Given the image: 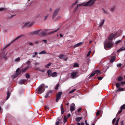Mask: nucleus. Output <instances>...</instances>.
I'll list each match as a JSON object with an SVG mask.
<instances>
[{
    "label": "nucleus",
    "mask_w": 125,
    "mask_h": 125,
    "mask_svg": "<svg viewBox=\"0 0 125 125\" xmlns=\"http://www.w3.org/2000/svg\"><path fill=\"white\" fill-rule=\"evenodd\" d=\"M113 44L112 41L106 39L104 42V49L107 50V48H111L113 47Z\"/></svg>",
    "instance_id": "nucleus-1"
},
{
    "label": "nucleus",
    "mask_w": 125,
    "mask_h": 125,
    "mask_svg": "<svg viewBox=\"0 0 125 125\" xmlns=\"http://www.w3.org/2000/svg\"><path fill=\"white\" fill-rule=\"evenodd\" d=\"M45 89V84H42L36 89V92L38 94H40L44 91Z\"/></svg>",
    "instance_id": "nucleus-2"
},
{
    "label": "nucleus",
    "mask_w": 125,
    "mask_h": 125,
    "mask_svg": "<svg viewBox=\"0 0 125 125\" xmlns=\"http://www.w3.org/2000/svg\"><path fill=\"white\" fill-rule=\"evenodd\" d=\"M59 30V29H58L57 30H56L55 31H53L51 32H50V33H46L47 32V31L48 30H44V31H43L42 32V35H43V36H46L47 35H49V34H50L54 33L56 32Z\"/></svg>",
    "instance_id": "nucleus-3"
},
{
    "label": "nucleus",
    "mask_w": 125,
    "mask_h": 125,
    "mask_svg": "<svg viewBox=\"0 0 125 125\" xmlns=\"http://www.w3.org/2000/svg\"><path fill=\"white\" fill-rule=\"evenodd\" d=\"M78 72H74L69 73V75H71L72 78H74L77 77L79 76V75L78 74Z\"/></svg>",
    "instance_id": "nucleus-4"
},
{
    "label": "nucleus",
    "mask_w": 125,
    "mask_h": 125,
    "mask_svg": "<svg viewBox=\"0 0 125 125\" xmlns=\"http://www.w3.org/2000/svg\"><path fill=\"white\" fill-rule=\"evenodd\" d=\"M116 34L112 33L106 39L112 41V40L114 38L117 37L116 36Z\"/></svg>",
    "instance_id": "nucleus-5"
},
{
    "label": "nucleus",
    "mask_w": 125,
    "mask_h": 125,
    "mask_svg": "<svg viewBox=\"0 0 125 125\" xmlns=\"http://www.w3.org/2000/svg\"><path fill=\"white\" fill-rule=\"evenodd\" d=\"M60 9V8H56L54 12L53 13V16H52V18L53 19H54L55 16L57 15L58 13L59 12V10Z\"/></svg>",
    "instance_id": "nucleus-6"
},
{
    "label": "nucleus",
    "mask_w": 125,
    "mask_h": 125,
    "mask_svg": "<svg viewBox=\"0 0 125 125\" xmlns=\"http://www.w3.org/2000/svg\"><path fill=\"white\" fill-rule=\"evenodd\" d=\"M34 23L33 21L32 22H26L24 24V26H27L28 27H30L32 26Z\"/></svg>",
    "instance_id": "nucleus-7"
},
{
    "label": "nucleus",
    "mask_w": 125,
    "mask_h": 125,
    "mask_svg": "<svg viewBox=\"0 0 125 125\" xmlns=\"http://www.w3.org/2000/svg\"><path fill=\"white\" fill-rule=\"evenodd\" d=\"M62 94V92H59L57 94L56 100V102H57L61 98Z\"/></svg>",
    "instance_id": "nucleus-8"
},
{
    "label": "nucleus",
    "mask_w": 125,
    "mask_h": 125,
    "mask_svg": "<svg viewBox=\"0 0 125 125\" xmlns=\"http://www.w3.org/2000/svg\"><path fill=\"white\" fill-rule=\"evenodd\" d=\"M90 1L89 2H87L86 3H82L81 4H78L77 5V7H79L80 6H88V5L89 4V3L90 2Z\"/></svg>",
    "instance_id": "nucleus-9"
},
{
    "label": "nucleus",
    "mask_w": 125,
    "mask_h": 125,
    "mask_svg": "<svg viewBox=\"0 0 125 125\" xmlns=\"http://www.w3.org/2000/svg\"><path fill=\"white\" fill-rule=\"evenodd\" d=\"M19 68H18L16 70V73L12 75V77L13 78H14L17 76L19 75L20 74V73L18 72L19 71Z\"/></svg>",
    "instance_id": "nucleus-10"
},
{
    "label": "nucleus",
    "mask_w": 125,
    "mask_h": 125,
    "mask_svg": "<svg viewBox=\"0 0 125 125\" xmlns=\"http://www.w3.org/2000/svg\"><path fill=\"white\" fill-rule=\"evenodd\" d=\"M96 0H90L88 2L90 1V2L89 3L88 5L90 6H91L92 5L95 3V1Z\"/></svg>",
    "instance_id": "nucleus-11"
},
{
    "label": "nucleus",
    "mask_w": 125,
    "mask_h": 125,
    "mask_svg": "<svg viewBox=\"0 0 125 125\" xmlns=\"http://www.w3.org/2000/svg\"><path fill=\"white\" fill-rule=\"evenodd\" d=\"M96 0H90L88 2L90 1V2L89 3L88 5L90 6H91L92 5L95 3V1Z\"/></svg>",
    "instance_id": "nucleus-12"
},
{
    "label": "nucleus",
    "mask_w": 125,
    "mask_h": 125,
    "mask_svg": "<svg viewBox=\"0 0 125 125\" xmlns=\"http://www.w3.org/2000/svg\"><path fill=\"white\" fill-rule=\"evenodd\" d=\"M75 107V105L73 103L71 104L70 106V111L71 112L74 110Z\"/></svg>",
    "instance_id": "nucleus-13"
},
{
    "label": "nucleus",
    "mask_w": 125,
    "mask_h": 125,
    "mask_svg": "<svg viewBox=\"0 0 125 125\" xmlns=\"http://www.w3.org/2000/svg\"><path fill=\"white\" fill-rule=\"evenodd\" d=\"M40 30H39L37 31H34L32 32L31 34H34L36 35H38L39 34V32Z\"/></svg>",
    "instance_id": "nucleus-14"
},
{
    "label": "nucleus",
    "mask_w": 125,
    "mask_h": 125,
    "mask_svg": "<svg viewBox=\"0 0 125 125\" xmlns=\"http://www.w3.org/2000/svg\"><path fill=\"white\" fill-rule=\"evenodd\" d=\"M59 57L60 59H63L65 60H66L67 59L66 56L63 54L59 56Z\"/></svg>",
    "instance_id": "nucleus-15"
},
{
    "label": "nucleus",
    "mask_w": 125,
    "mask_h": 125,
    "mask_svg": "<svg viewBox=\"0 0 125 125\" xmlns=\"http://www.w3.org/2000/svg\"><path fill=\"white\" fill-rule=\"evenodd\" d=\"M83 42H79V43L76 44L74 46H73V47L74 48H75L76 47H78V46L82 45L83 44Z\"/></svg>",
    "instance_id": "nucleus-16"
},
{
    "label": "nucleus",
    "mask_w": 125,
    "mask_h": 125,
    "mask_svg": "<svg viewBox=\"0 0 125 125\" xmlns=\"http://www.w3.org/2000/svg\"><path fill=\"white\" fill-rule=\"evenodd\" d=\"M24 35L23 34H22L20 35H19L17 37H16V38H15L11 42H13L17 40L19 38L23 36Z\"/></svg>",
    "instance_id": "nucleus-17"
},
{
    "label": "nucleus",
    "mask_w": 125,
    "mask_h": 125,
    "mask_svg": "<svg viewBox=\"0 0 125 125\" xmlns=\"http://www.w3.org/2000/svg\"><path fill=\"white\" fill-rule=\"evenodd\" d=\"M47 73L48 74V76L49 77H50L52 74V71L50 70H49L47 71Z\"/></svg>",
    "instance_id": "nucleus-18"
},
{
    "label": "nucleus",
    "mask_w": 125,
    "mask_h": 125,
    "mask_svg": "<svg viewBox=\"0 0 125 125\" xmlns=\"http://www.w3.org/2000/svg\"><path fill=\"white\" fill-rule=\"evenodd\" d=\"M21 58L20 57H18L14 60V62H17L20 61Z\"/></svg>",
    "instance_id": "nucleus-19"
},
{
    "label": "nucleus",
    "mask_w": 125,
    "mask_h": 125,
    "mask_svg": "<svg viewBox=\"0 0 125 125\" xmlns=\"http://www.w3.org/2000/svg\"><path fill=\"white\" fill-rule=\"evenodd\" d=\"M26 82V81L25 80H22L19 82V83L20 84H22Z\"/></svg>",
    "instance_id": "nucleus-20"
},
{
    "label": "nucleus",
    "mask_w": 125,
    "mask_h": 125,
    "mask_svg": "<svg viewBox=\"0 0 125 125\" xmlns=\"http://www.w3.org/2000/svg\"><path fill=\"white\" fill-rule=\"evenodd\" d=\"M125 50V47H123L120 49L117 50V51L118 52L122 51Z\"/></svg>",
    "instance_id": "nucleus-21"
},
{
    "label": "nucleus",
    "mask_w": 125,
    "mask_h": 125,
    "mask_svg": "<svg viewBox=\"0 0 125 125\" xmlns=\"http://www.w3.org/2000/svg\"><path fill=\"white\" fill-rule=\"evenodd\" d=\"M57 76V73L56 72H54L52 73V75L51 76H52L53 77H55Z\"/></svg>",
    "instance_id": "nucleus-22"
},
{
    "label": "nucleus",
    "mask_w": 125,
    "mask_h": 125,
    "mask_svg": "<svg viewBox=\"0 0 125 125\" xmlns=\"http://www.w3.org/2000/svg\"><path fill=\"white\" fill-rule=\"evenodd\" d=\"M104 21V20H103L101 21L99 24V26L100 27H101L103 25Z\"/></svg>",
    "instance_id": "nucleus-23"
},
{
    "label": "nucleus",
    "mask_w": 125,
    "mask_h": 125,
    "mask_svg": "<svg viewBox=\"0 0 125 125\" xmlns=\"http://www.w3.org/2000/svg\"><path fill=\"white\" fill-rule=\"evenodd\" d=\"M78 2L77 1H75L74 3H73L72 5L71 6V7L72 8H73L74 7V6Z\"/></svg>",
    "instance_id": "nucleus-24"
},
{
    "label": "nucleus",
    "mask_w": 125,
    "mask_h": 125,
    "mask_svg": "<svg viewBox=\"0 0 125 125\" xmlns=\"http://www.w3.org/2000/svg\"><path fill=\"white\" fill-rule=\"evenodd\" d=\"M62 106L63 105L62 104L61 105V113L62 114H63L64 111Z\"/></svg>",
    "instance_id": "nucleus-25"
},
{
    "label": "nucleus",
    "mask_w": 125,
    "mask_h": 125,
    "mask_svg": "<svg viewBox=\"0 0 125 125\" xmlns=\"http://www.w3.org/2000/svg\"><path fill=\"white\" fill-rule=\"evenodd\" d=\"M115 57L114 56L112 57L110 60V62H113L114 61L115 59Z\"/></svg>",
    "instance_id": "nucleus-26"
},
{
    "label": "nucleus",
    "mask_w": 125,
    "mask_h": 125,
    "mask_svg": "<svg viewBox=\"0 0 125 125\" xmlns=\"http://www.w3.org/2000/svg\"><path fill=\"white\" fill-rule=\"evenodd\" d=\"M6 53L5 54H2L1 55V54H0V57L1 58H5V56L6 55Z\"/></svg>",
    "instance_id": "nucleus-27"
},
{
    "label": "nucleus",
    "mask_w": 125,
    "mask_h": 125,
    "mask_svg": "<svg viewBox=\"0 0 125 125\" xmlns=\"http://www.w3.org/2000/svg\"><path fill=\"white\" fill-rule=\"evenodd\" d=\"M7 97L6 99V100L8 99V98L10 96V93L9 91H8L7 93Z\"/></svg>",
    "instance_id": "nucleus-28"
},
{
    "label": "nucleus",
    "mask_w": 125,
    "mask_h": 125,
    "mask_svg": "<svg viewBox=\"0 0 125 125\" xmlns=\"http://www.w3.org/2000/svg\"><path fill=\"white\" fill-rule=\"evenodd\" d=\"M82 119L81 117H78L76 118V120L77 122H79Z\"/></svg>",
    "instance_id": "nucleus-29"
},
{
    "label": "nucleus",
    "mask_w": 125,
    "mask_h": 125,
    "mask_svg": "<svg viewBox=\"0 0 125 125\" xmlns=\"http://www.w3.org/2000/svg\"><path fill=\"white\" fill-rule=\"evenodd\" d=\"M79 67V64L77 63H75L74 64L73 66V67Z\"/></svg>",
    "instance_id": "nucleus-30"
},
{
    "label": "nucleus",
    "mask_w": 125,
    "mask_h": 125,
    "mask_svg": "<svg viewBox=\"0 0 125 125\" xmlns=\"http://www.w3.org/2000/svg\"><path fill=\"white\" fill-rule=\"evenodd\" d=\"M120 85V84L119 83H116V86L117 88H119Z\"/></svg>",
    "instance_id": "nucleus-31"
},
{
    "label": "nucleus",
    "mask_w": 125,
    "mask_h": 125,
    "mask_svg": "<svg viewBox=\"0 0 125 125\" xmlns=\"http://www.w3.org/2000/svg\"><path fill=\"white\" fill-rule=\"evenodd\" d=\"M67 120V118L65 116H64V118L63 119V122L64 123H65L66 122V121Z\"/></svg>",
    "instance_id": "nucleus-32"
},
{
    "label": "nucleus",
    "mask_w": 125,
    "mask_h": 125,
    "mask_svg": "<svg viewBox=\"0 0 125 125\" xmlns=\"http://www.w3.org/2000/svg\"><path fill=\"white\" fill-rule=\"evenodd\" d=\"M46 53V52H45L44 51H43L42 52H40L39 53V54H44Z\"/></svg>",
    "instance_id": "nucleus-33"
},
{
    "label": "nucleus",
    "mask_w": 125,
    "mask_h": 125,
    "mask_svg": "<svg viewBox=\"0 0 125 125\" xmlns=\"http://www.w3.org/2000/svg\"><path fill=\"white\" fill-rule=\"evenodd\" d=\"M28 67H27L23 68L22 70V72H25L28 69Z\"/></svg>",
    "instance_id": "nucleus-34"
},
{
    "label": "nucleus",
    "mask_w": 125,
    "mask_h": 125,
    "mask_svg": "<svg viewBox=\"0 0 125 125\" xmlns=\"http://www.w3.org/2000/svg\"><path fill=\"white\" fill-rule=\"evenodd\" d=\"M95 74V73L94 72L92 73L89 76V77H91L94 76Z\"/></svg>",
    "instance_id": "nucleus-35"
},
{
    "label": "nucleus",
    "mask_w": 125,
    "mask_h": 125,
    "mask_svg": "<svg viewBox=\"0 0 125 125\" xmlns=\"http://www.w3.org/2000/svg\"><path fill=\"white\" fill-rule=\"evenodd\" d=\"M33 54H33L32 56V57L33 58H34L35 57L37 54V52H35L33 53Z\"/></svg>",
    "instance_id": "nucleus-36"
},
{
    "label": "nucleus",
    "mask_w": 125,
    "mask_h": 125,
    "mask_svg": "<svg viewBox=\"0 0 125 125\" xmlns=\"http://www.w3.org/2000/svg\"><path fill=\"white\" fill-rule=\"evenodd\" d=\"M123 79V78L122 77L120 76L119 77L118 79V80L119 81H121Z\"/></svg>",
    "instance_id": "nucleus-37"
},
{
    "label": "nucleus",
    "mask_w": 125,
    "mask_h": 125,
    "mask_svg": "<svg viewBox=\"0 0 125 125\" xmlns=\"http://www.w3.org/2000/svg\"><path fill=\"white\" fill-rule=\"evenodd\" d=\"M121 109L122 110V109H124L125 108V105H123L122 106H121Z\"/></svg>",
    "instance_id": "nucleus-38"
},
{
    "label": "nucleus",
    "mask_w": 125,
    "mask_h": 125,
    "mask_svg": "<svg viewBox=\"0 0 125 125\" xmlns=\"http://www.w3.org/2000/svg\"><path fill=\"white\" fill-rule=\"evenodd\" d=\"M94 72L95 73V74L96 73H100V72L98 70H96Z\"/></svg>",
    "instance_id": "nucleus-39"
},
{
    "label": "nucleus",
    "mask_w": 125,
    "mask_h": 125,
    "mask_svg": "<svg viewBox=\"0 0 125 125\" xmlns=\"http://www.w3.org/2000/svg\"><path fill=\"white\" fill-rule=\"evenodd\" d=\"M77 125H84V123L83 122H82L81 123H77Z\"/></svg>",
    "instance_id": "nucleus-40"
},
{
    "label": "nucleus",
    "mask_w": 125,
    "mask_h": 125,
    "mask_svg": "<svg viewBox=\"0 0 125 125\" xmlns=\"http://www.w3.org/2000/svg\"><path fill=\"white\" fill-rule=\"evenodd\" d=\"M26 77L27 78H30L29 74L28 73L26 74Z\"/></svg>",
    "instance_id": "nucleus-41"
},
{
    "label": "nucleus",
    "mask_w": 125,
    "mask_h": 125,
    "mask_svg": "<svg viewBox=\"0 0 125 125\" xmlns=\"http://www.w3.org/2000/svg\"><path fill=\"white\" fill-rule=\"evenodd\" d=\"M120 118H119L116 120V124L115 125H118V122L119 121V120Z\"/></svg>",
    "instance_id": "nucleus-42"
},
{
    "label": "nucleus",
    "mask_w": 125,
    "mask_h": 125,
    "mask_svg": "<svg viewBox=\"0 0 125 125\" xmlns=\"http://www.w3.org/2000/svg\"><path fill=\"white\" fill-rule=\"evenodd\" d=\"M100 112V111H99V110L97 112V113H96V116L98 115H99Z\"/></svg>",
    "instance_id": "nucleus-43"
},
{
    "label": "nucleus",
    "mask_w": 125,
    "mask_h": 125,
    "mask_svg": "<svg viewBox=\"0 0 125 125\" xmlns=\"http://www.w3.org/2000/svg\"><path fill=\"white\" fill-rule=\"evenodd\" d=\"M91 51H89L88 52L87 54V57L89 56V55H90V54L91 53Z\"/></svg>",
    "instance_id": "nucleus-44"
},
{
    "label": "nucleus",
    "mask_w": 125,
    "mask_h": 125,
    "mask_svg": "<svg viewBox=\"0 0 125 125\" xmlns=\"http://www.w3.org/2000/svg\"><path fill=\"white\" fill-rule=\"evenodd\" d=\"M75 90H76L75 89H73L72 90H71V91L69 92V93H73V92H74L75 91Z\"/></svg>",
    "instance_id": "nucleus-45"
},
{
    "label": "nucleus",
    "mask_w": 125,
    "mask_h": 125,
    "mask_svg": "<svg viewBox=\"0 0 125 125\" xmlns=\"http://www.w3.org/2000/svg\"><path fill=\"white\" fill-rule=\"evenodd\" d=\"M59 85H59V84H57V85L56 86V87L55 88V89H56V90L58 89V87L59 86Z\"/></svg>",
    "instance_id": "nucleus-46"
},
{
    "label": "nucleus",
    "mask_w": 125,
    "mask_h": 125,
    "mask_svg": "<svg viewBox=\"0 0 125 125\" xmlns=\"http://www.w3.org/2000/svg\"><path fill=\"white\" fill-rule=\"evenodd\" d=\"M115 120H116V118H114L113 121H112V123L113 124H114V123L115 122Z\"/></svg>",
    "instance_id": "nucleus-47"
},
{
    "label": "nucleus",
    "mask_w": 125,
    "mask_h": 125,
    "mask_svg": "<svg viewBox=\"0 0 125 125\" xmlns=\"http://www.w3.org/2000/svg\"><path fill=\"white\" fill-rule=\"evenodd\" d=\"M124 90L123 88L121 89L120 88H119L117 90V91H123Z\"/></svg>",
    "instance_id": "nucleus-48"
},
{
    "label": "nucleus",
    "mask_w": 125,
    "mask_h": 125,
    "mask_svg": "<svg viewBox=\"0 0 125 125\" xmlns=\"http://www.w3.org/2000/svg\"><path fill=\"white\" fill-rule=\"evenodd\" d=\"M121 65L122 64L121 63L117 64V67H120L121 66Z\"/></svg>",
    "instance_id": "nucleus-49"
},
{
    "label": "nucleus",
    "mask_w": 125,
    "mask_h": 125,
    "mask_svg": "<svg viewBox=\"0 0 125 125\" xmlns=\"http://www.w3.org/2000/svg\"><path fill=\"white\" fill-rule=\"evenodd\" d=\"M51 64L50 63L48 64L47 65H46L45 66V67H46L47 68H48L49 67V66H50L51 65Z\"/></svg>",
    "instance_id": "nucleus-50"
},
{
    "label": "nucleus",
    "mask_w": 125,
    "mask_h": 125,
    "mask_svg": "<svg viewBox=\"0 0 125 125\" xmlns=\"http://www.w3.org/2000/svg\"><path fill=\"white\" fill-rule=\"evenodd\" d=\"M10 43L8 44L6 46H5L4 48V49H5V48H6L8 46H9L10 44Z\"/></svg>",
    "instance_id": "nucleus-51"
},
{
    "label": "nucleus",
    "mask_w": 125,
    "mask_h": 125,
    "mask_svg": "<svg viewBox=\"0 0 125 125\" xmlns=\"http://www.w3.org/2000/svg\"><path fill=\"white\" fill-rule=\"evenodd\" d=\"M48 16H49L48 15H47L45 16L44 17V20H46L47 19V18L48 17Z\"/></svg>",
    "instance_id": "nucleus-52"
},
{
    "label": "nucleus",
    "mask_w": 125,
    "mask_h": 125,
    "mask_svg": "<svg viewBox=\"0 0 125 125\" xmlns=\"http://www.w3.org/2000/svg\"><path fill=\"white\" fill-rule=\"evenodd\" d=\"M115 8V7H112L111 9V11H113L114 10Z\"/></svg>",
    "instance_id": "nucleus-53"
},
{
    "label": "nucleus",
    "mask_w": 125,
    "mask_h": 125,
    "mask_svg": "<svg viewBox=\"0 0 125 125\" xmlns=\"http://www.w3.org/2000/svg\"><path fill=\"white\" fill-rule=\"evenodd\" d=\"M121 42V41L120 40H119V41H117L116 42V44H118L119 43H120Z\"/></svg>",
    "instance_id": "nucleus-54"
},
{
    "label": "nucleus",
    "mask_w": 125,
    "mask_h": 125,
    "mask_svg": "<svg viewBox=\"0 0 125 125\" xmlns=\"http://www.w3.org/2000/svg\"><path fill=\"white\" fill-rule=\"evenodd\" d=\"M39 64V63L37 62H35V65H38Z\"/></svg>",
    "instance_id": "nucleus-55"
},
{
    "label": "nucleus",
    "mask_w": 125,
    "mask_h": 125,
    "mask_svg": "<svg viewBox=\"0 0 125 125\" xmlns=\"http://www.w3.org/2000/svg\"><path fill=\"white\" fill-rule=\"evenodd\" d=\"M102 78L103 77H98V79L100 80H101L102 79Z\"/></svg>",
    "instance_id": "nucleus-56"
},
{
    "label": "nucleus",
    "mask_w": 125,
    "mask_h": 125,
    "mask_svg": "<svg viewBox=\"0 0 125 125\" xmlns=\"http://www.w3.org/2000/svg\"><path fill=\"white\" fill-rule=\"evenodd\" d=\"M59 123V121H57L56 123V125H58Z\"/></svg>",
    "instance_id": "nucleus-57"
},
{
    "label": "nucleus",
    "mask_w": 125,
    "mask_h": 125,
    "mask_svg": "<svg viewBox=\"0 0 125 125\" xmlns=\"http://www.w3.org/2000/svg\"><path fill=\"white\" fill-rule=\"evenodd\" d=\"M4 9L3 8H0V11H1L3 10Z\"/></svg>",
    "instance_id": "nucleus-58"
},
{
    "label": "nucleus",
    "mask_w": 125,
    "mask_h": 125,
    "mask_svg": "<svg viewBox=\"0 0 125 125\" xmlns=\"http://www.w3.org/2000/svg\"><path fill=\"white\" fill-rule=\"evenodd\" d=\"M43 41L44 42H45V43H47V41L46 40H43Z\"/></svg>",
    "instance_id": "nucleus-59"
},
{
    "label": "nucleus",
    "mask_w": 125,
    "mask_h": 125,
    "mask_svg": "<svg viewBox=\"0 0 125 125\" xmlns=\"http://www.w3.org/2000/svg\"><path fill=\"white\" fill-rule=\"evenodd\" d=\"M70 116H71V114H68L67 115V117H70Z\"/></svg>",
    "instance_id": "nucleus-60"
},
{
    "label": "nucleus",
    "mask_w": 125,
    "mask_h": 125,
    "mask_svg": "<svg viewBox=\"0 0 125 125\" xmlns=\"http://www.w3.org/2000/svg\"><path fill=\"white\" fill-rule=\"evenodd\" d=\"M81 108H79L78 110V112H79L81 110Z\"/></svg>",
    "instance_id": "nucleus-61"
},
{
    "label": "nucleus",
    "mask_w": 125,
    "mask_h": 125,
    "mask_svg": "<svg viewBox=\"0 0 125 125\" xmlns=\"http://www.w3.org/2000/svg\"><path fill=\"white\" fill-rule=\"evenodd\" d=\"M78 8V7H77V6L76 7L75 9V10H74L75 11H76Z\"/></svg>",
    "instance_id": "nucleus-62"
},
{
    "label": "nucleus",
    "mask_w": 125,
    "mask_h": 125,
    "mask_svg": "<svg viewBox=\"0 0 125 125\" xmlns=\"http://www.w3.org/2000/svg\"><path fill=\"white\" fill-rule=\"evenodd\" d=\"M40 71H41V72H44L45 70H40Z\"/></svg>",
    "instance_id": "nucleus-63"
},
{
    "label": "nucleus",
    "mask_w": 125,
    "mask_h": 125,
    "mask_svg": "<svg viewBox=\"0 0 125 125\" xmlns=\"http://www.w3.org/2000/svg\"><path fill=\"white\" fill-rule=\"evenodd\" d=\"M122 109H121V110L118 112V113L119 114H120L122 112Z\"/></svg>",
    "instance_id": "nucleus-64"
}]
</instances>
